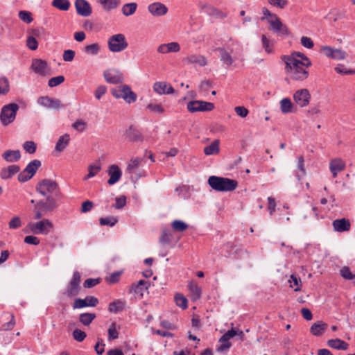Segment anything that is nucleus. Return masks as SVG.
Returning a JSON list of instances; mask_svg holds the SVG:
<instances>
[{
    "label": "nucleus",
    "instance_id": "obj_1",
    "mask_svg": "<svg viewBox=\"0 0 355 355\" xmlns=\"http://www.w3.org/2000/svg\"><path fill=\"white\" fill-rule=\"evenodd\" d=\"M37 193L45 196V200L35 202L31 200V203L34 205V219L40 220L47 213L54 211L58 207V200L62 196L58 184L51 179H43L40 181L35 187Z\"/></svg>",
    "mask_w": 355,
    "mask_h": 355
},
{
    "label": "nucleus",
    "instance_id": "obj_2",
    "mask_svg": "<svg viewBox=\"0 0 355 355\" xmlns=\"http://www.w3.org/2000/svg\"><path fill=\"white\" fill-rule=\"evenodd\" d=\"M282 59L285 62V70L291 75V78L297 81H302L309 76V71L302 68V62L295 58L282 55Z\"/></svg>",
    "mask_w": 355,
    "mask_h": 355
},
{
    "label": "nucleus",
    "instance_id": "obj_3",
    "mask_svg": "<svg viewBox=\"0 0 355 355\" xmlns=\"http://www.w3.org/2000/svg\"><path fill=\"white\" fill-rule=\"evenodd\" d=\"M207 182L212 189L219 192L232 191L238 187L236 180L216 175L210 176Z\"/></svg>",
    "mask_w": 355,
    "mask_h": 355
},
{
    "label": "nucleus",
    "instance_id": "obj_4",
    "mask_svg": "<svg viewBox=\"0 0 355 355\" xmlns=\"http://www.w3.org/2000/svg\"><path fill=\"white\" fill-rule=\"evenodd\" d=\"M109 50L114 53L121 52L128 46L125 37L122 33L112 35L107 41Z\"/></svg>",
    "mask_w": 355,
    "mask_h": 355
},
{
    "label": "nucleus",
    "instance_id": "obj_5",
    "mask_svg": "<svg viewBox=\"0 0 355 355\" xmlns=\"http://www.w3.org/2000/svg\"><path fill=\"white\" fill-rule=\"evenodd\" d=\"M18 110L19 105L15 103L4 105L0 113V120L2 124L6 126L12 123L16 117Z\"/></svg>",
    "mask_w": 355,
    "mask_h": 355
},
{
    "label": "nucleus",
    "instance_id": "obj_6",
    "mask_svg": "<svg viewBox=\"0 0 355 355\" xmlns=\"http://www.w3.org/2000/svg\"><path fill=\"white\" fill-rule=\"evenodd\" d=\"M41 164L39 159H33L30 162L26 168L19 173L17 176L18 181L24 183L30 180L35 175Z\"/></svg>",
    "mask_w": 355,
    "mask_h": 355
},
{
    "label": "nucleus",
    "instance_id": "obj_7",
    "mask_svg": "<svg viewBox=\"0 0 355 355\" xmlns=\"http://www.w3.org/2000/svg\"><path fill=\"white\" fill-rule=\"evenodd\" d=\"M81 275L78 271H74L72 278L66 287L64 294L69 298L75 297L80 293Z\"/></svg>",
    "mask_w": 355,
    "mask_h": 355
},
{
    "label": "nucleus",
    "instance_id": "obj_8",
    "mask_svg": "<svg viewBox=\"0 0 355 355\" xmlns=\"http://www.w3.org/2000/svg\"><path fill=\"white\" fill-rule=\"evenodd\" d=\"M187 110L191 112H209L214 109L215 106L213 103L203 101H191L187 103Z\"/></svg>",
    "mask_w": 355,
    "mask_h": 355
},
{
    "label": "nucleus",
    "instance_id": "obj_9",
    "mask_svg": "<svg viewBox=\"0 0 355 355\" xmlns=\"http://www.w3.org/2000/svg\"><path fill=\"white\" fill-rule=\"evenodd\" d=\"M31 232L35 234H48L53 228L52 223L48 219H43L29 225Z\"/></svg>",
    "mask_w": 355,
    "mask_h": 355
},
{
    "label": "nucleus",
    "instance_id": "obj_10",
    "mask_svg": "<svg viewBox=\"0 0 355 355\" xmlns=\"http://www.w3.org/2000/svg\"><path fill=\"white\" fill-rule=\"evenodd\" d=\"M99 303L97 297L92 295H87L85 299L76 298L73 303V309H83L87 306L95 307Z\"/></svg>",
    "mask_w": 355,
    "mask_h": 355
},
{
    "label": "nucleus",
    "instance_id": "obj_11",
    "mask_svg": "<svg viewBox=\"0 0 355 355\" xmlns=\"http://www.w3.org/2000/svg\"><path fill=\"white\" fill-rule=\"evenodd\" d=\"M294 101L301 107L309 105L311 100V94L307 89L297 90L293 94Z\"/></svg>",
    "mask_w": 355,
    "mask_h": 355
},
{
    "label": "nucleus",
    "instance_id": "obj_12",
    "mask_svg": "<svg viewBox=\"0 0 355 355\" xmlns=\"http://www.w3.org/2000/svg\"><path fill=\"white\" fill-rule=\"evenodd\" d=\"M270 25V29L281 36L290 35V31L286 25L284 24L279 17L275 19H268Z\"/></svg>",
    "mask_w": 355,
    "mask_h": 355
},
{
    "label": "nucleus",
    "instance_id": "obj_13",
    "mask_svg": "<svg viewBox=\"0 0 355 355\" xmlns=\"http://www.w3.org/2000/svg\"><path fill=\"white\" fill-rule=\"evenodd\" d=\"M37 103L49 109L59 110L60 108L64 107L61 101L58 98H51L48 96H40L37 99Z\"/></svg>",
    "mask_w": 355,
    "mask_h": 355
},
{
    "label": "nucleus",
    "instance_id": "obj_14",
    "mask_svg": "<svg viewBox=\"0 0 355 355\" xmlns=\"http://www.w3.org/2000/svg\"><path fill=\"white\" fill-rule=\"evenodd\" d=\"M105 80L111 84H119L123 82V76L118 70L114 69H108L103 73Z\"/></svg>",
    "mask_w": 355,
    "mask_h": 355
},
{
    "label": "nucleus",
    "instance_id": "obj_15",
    "mask_svg": "<svg viewBox=\"0 0 355 355\" xmlns=\"http://www.w3.org/2000/svg\"><path fill=\"white\" fill-rule=\"evenodd\" d=\"M75 7L77 13L83 17H89L92 13V8L86 0H76Z\"/></svg>",
    "mask_w": 355,
    "mask_h": 355
},
{
    "label": "nucleus",
    "instance_id": "obj_16",
    "mask_svg": "<svg viewBox=\"0 0 355 355\" xmlns=\"http://www.w3.org/2000/svg\"><path fill=\"white\" fill-rule=\"evenodd\" d=\"M150 282L144 279L139 280L137 283H133L129 290L130 293H134L140 298L144 297V292L148 289Z\"/></svg>",
    "mask_w": 355,
    "mask_h": 355
},
{
    "label": "nucleus",
    "instance_id": "obj_17",
    "mask_svg": "<svg viewBox=\"0 0 355 355\" xmlns=\"http://www.w3.org/2000/svg\"><path fill=\"white\" fill-rule=\"evenodd\" d=\"M107 173L110 178L107 180V184L113 185L116 184L121 178L122 172L120 168L115 164L110 165L107 170Z\"/></svg>",
    "mask_w": 355,
    "mask_h": 355
},
{
    "label": "nucleus",
    "instance_id": "obj_18",
    "mask_svg": "<svg viewBox=\"0 0 355 355\" xmlns=\"http://www.w3.org/2000/svg\"><path fill=\"white\" fill-rule=\"evenodd\" d=\"M200 7L205 13L209 16H213L216 18L220 19H223L227 17V15L225 13L223 12L221 10H218V8L214 7L211 5L207 3H200Z\"/></svg>",
    "mask_w": 355,
    "mask_h": 355
},
{
    "label": "nucleus",
    "instance_id": "obj_19",
    "mask_svg": "<svg viewBox=\"0 0 355 355\" xmlns=\"http://www.w3.org/2000/svg\"><path fill=\"white\" fill-rule=\"evenodd\" d=\"M124 135L129 141L132 142L142 141L144 139L141 132L133 125H130L128 129L125 130Z\"/></svg>",
    "mask_w": 355,
    "mask_h": 355
},
{
    "label": "nucleus",
    "instance_id": "obj_20",
    "mask_svg": "<svg viewBox=\"0 0 355 355\" xmlns=\"http://www.w3.org/2000/svg\"><path fill=\"white\" fill-rule=\"evenodd\" d=\"M148 10L153 16L157 17L163 16L168 12L167 7L160 2H155L150 4Z\"/></svg>",
    "mask_w": 355,
    "mask_h": 355
},
{
    "label": "nucleus",
    "instance_id": "obj_21",
    "mask_svg": "<svg viewBox=\"0 0 355 355\" xmlns=\"http://www.w3.org/2000/svg\"><path fill=\"white\" fill-rule=\"evenodd\" d=\"M121 96L126 103L130 104L137 101V94L131 89V87L128 85L121 86Z\"/></svg>",
    "mask_w": 355,
    "mask_h": 355
},
{
    "label": "nucleus",
    "instance_id": "obj_22",
    "mask_svg": "<svg viewBox=\"0 0 355 355\" xmlns=\"http://www.w3.org/2000/svg\"><path fill=\"white\" fill-rule=\"evenodd\" d=\"M20 171V167L18 165L12 164L8 167L3 168L0 172V177L2 180H8L12 178L15 174Z\"/></svg>",
    "mask_w": 355,
    "mask_h": 355
},
{
    "label": "nucleus",
    "instance_id": "obj_23",
    "mask_svg": "<svg viewBox=\"0 0 355 355\" xmlns=\"http://www.w3.org/2000/svg\"><path fill=\"white\" fill-rule=\"evenodd\" d=\"M332 225L334 230L338 232L349 231L351 227L349 220L345 218L334 220Z\"/></svg>",
    "mask_w": 355,
    "mask_h": 355
},
{
    "label": "nucleus",
    "instance_id": "obj_24",
    "mask_svg": "<svg viewBox=\"0 0 355 355\" xmlns=\"http://www.w3.org/2000/svg\"><path fill=\"white\" fill-rule=\"evenodd\" d=\"M153 89L159 94H171L175 92L172 86L164 82H156L153 85Z\"/></svg>",
    "mask_w": 355,
    "mask_h": 355
},
{
    "label": "nucleus",
    "instance_id": "obj_25",
    "mask_svg": "<svg viewBox=\"0 0 355 355\" xmlns=\"http://www.w3.org/2000/svg\"><path fill=\"white\" fill-rule=\"evenodd\" d=\"M182 62L184 64L196 63L200 66H205L207 63L206 58L201 55H189L184 58Z\"/></svg>",
    "mask_w": 355,
    "mask_h": 355
},
{
    "label": "nucleus",
    "instance_id": "obj_26",
    "mask_svg": "<svg viewBox=\"0 0 355 355\" xmlns=\"http://www.w3.org/2000/svg\"><path fill=\"white\" fill-rule=\"evenodd\" d=\"M2 157L7 162H17L21 159V153L19 150H7L2 154Z\"/></svg>",
    "mask_w": 355,
    "mask_h": 355
},
{
    "label": "nucleus",
    "instance_id": "obj_27",
    "mask_svg": "<svg viewBox=\"0 0 355 355\" xmlns=\"http://www.w3.org/2000/svg\"><path fill=\"white\" fill-rule=\"evenodd\" d=\"M31 68L36 73L45 76L47 62L41 59H35L33 60Z\"/></svg>",
    "mask_w": 355,
    "mask_h": 355
},
{
    "label": "nucleus",
    "instance_id": "obj_28",
    "mask_svg": "<svg viewBox=\"0 0 355 355\" xmlns=\"http://www.w3.org/2000/svg\"><path fill=\"white\" fill-rule=\"evenodd\" d=\"M328 324L322 321H318L313 323L311 328L310 332L315 336H320L327 329Z\"/></svg>",
    "mask_w": 355,
    "mask_h": 355
},
{
    "label": "nucleus",
    "instance_id": "obj_29",
    "mask_svg": "<svg viewBox=\"0 0 355 355\" xmlns=\"http://www.w3.org/2000/svg\"><path fill=\"white\" fill-rule=\"evenodd\" d=\"M125 306L126 303L125 301H122L121 300H115L109 304L108 311L113 313H117L125 310Z\"/></svg>",
    "mask_w": 355,
    "mask_h": 355
},
{
    "label": "nucleus",
    "instance_id": "obj_30",
    "mask_svg": "<svg viewBox=\"0 0 355 355\" xmlns=\"http://www.w3.org/2000/svg\"><path fill=\"white\" fill-rule=\"evenodd\" d=\"M327 345L338 350H347L349 347V344L340 338L328 340Z\"/></svg>",
    "mask_w": 355,
    "mask_h": 355
},
{
    "label": "nucleus",
    "instance_id": "obj_31",
    "mask_svg": "<svg viewBox=\"0 0 355 355\" xmlns=\"http://www.w3.org/2000/svg\"><path fill=\"white\" fill-rule=\"evenodd\" d=\"M107 12L116 8L120 5V0H96Z\"/></svg>",
    "mask_w": 355,
    "mask_h": 355
},
{
    "label": "nucleus",
    "instance_id": "obj_32",
    "mask_svg": "<svg viewBox=\"0 0 355 355\" xmlns=\"http://www.w3.org/2000/svg\"><path fill=\"white\" fill-rule=\"evenodd\" d=\"M294 105L288 98H284L280 101V110L284 114L295 112Z\"/></svg>",
    "mask_w": 355,
    "mask_h": 355
},
{
    "label": "nucleus",
    "instance_id": "obj_33",
    "mask_svg": "<svg viewBox=\"0 0 355 355\" xmlns=\"http://www.w3.org/2000/svg\"><path fill=\"white\" fill-rule=\"evenodd\" d=\"M189 289L191 293V298L193 300H199L201 297L202 290L198 284L193 281H191L188 285Z\"/></svg>",
    "mask_w": 355,
    "mask_h": 355
},
{
    "label": "nucleus",
    "instance_id": "obj_34",
    "mask_svg": "<svg viewBox=\"0 0 355 355\" xmlns=\"http://www.w3.org/2000/svg\"><path fill=\"white\" fill-rule=\"evenodd\" d=\"M69 141L70 138L68 134H64V135L60 137L55 144V150L58 152L63 151L68 146Z\"/></svg>",
    "mask_w": 355,
    "mask_h": 355
},
{
    "label": "nucleus",
    "instance_id": "obj_35",
    "mask_svg": "<svg viewBox=\"0 0 355 355\" xmlns=\"http://www.w3.org/2000/svg\"><path fill=\"white\" fill-rule=\"evenodd\" d=\"M215 51L220 53V60L227 66H230L233 63V59L230 53H228L225 48L218 47Z\"/></svg>",
    "mask_w": 355,
    "mask_h": 355
},
{
    "label": "nucleus",
    "instance_id": "obj_36",
    "mask_svg": "<svg viewBox=\"0 0 355 355\" xmlns=\"http://www.w3.org/2000/svg\"><path fill=\"white\" fill-rule=\"evenodd\" d=\"M96 318L94 313H83L79 315V322L85 326H89Z\"/></svg>",
    "mask_w": 355,
    "mask_h": 355
},
{
    "label": "nucleus",
    "instance_id": "obj_37",
    "mask_svg": "<svg viewBox=\"0 0 355 355\" xmlns=\"http://www.w3.org/2000/svg\"><path fill=\"white\" fill-rule=\"evenodd\" d=\"M220 141L218 139L214 140L210 145L205 147L204 153L206 155H216L219 153Z\"/></svg>",
    "mask_w": 355,
    "mask_h": 355
},
{
    "label": "nucleus",
    "instance_id": "obj_38",
    "mask_svg": "<svg viewBox=\"0 0 355 355\" xmlns=\"http://www.w3.org/2000/svg\"><path fill=\"white\" fill-rule=\"evenodd\" d=\"M330 170L332 173L333 177L335 178L338 173L343 171L344 168V164L340 159L332 160L330 162Z\"/></svg>",
    "mask_w": 355,
    "mask_h": 355
},
{
    "label": "nucleus",
    "instance_id": "obj_39",
    "mask_svg": "<svg viewBox=\"0 0 355 355\" xmlns=\"http://www.w3.org/2000/svg\"><path fill=\"white\" fill-rule=\"evenodd\" d=\"M227 253L230 256L232 254H239L243 252V249L240 245H237L232 242H227L225 245Z\"/></svg>",
    "mask_w": 355,
    "mask_h": 355
},
{
    "label": "nucleus",
    "instance_id": "obj_40",
    "mask_svg": "<svg viewBox=\"0 0 355 355\" xmlns=\"http://www.w3.org/2000/svg\"><path fill=\"white\" fill-rule=\"evenodd\" d=\"M51 5L62 11H67L70 8V2L69 0H53Z\"/></svg>",
    "mask_w": 355,
    "mask_h": 355
},
{
    "label": "nucleus",
    "instance_id": "obj_41",
    "mask_svg": "<svg viewBox=\"0 0 355 355\" xmlns=\"http://www.w3.org/2000/svg\"><path fill=\"white\" fill-rule=\"evenodd\" d=\"M137 8V4L136 3H125L123 6L121 11L123 15L126 17L130 16L133 15Z\"/></svg>",
    "mask_w": 355,
    "mask_h": 355
},
{
    "label": "nucleus",
    "instance_id": "obj_42",
    "mask_svg": "<svg viewBox=\"0 0 355 355\" xmlns=\"http://www.w3.org/2000/svg\"><path fill=\"white\" fill-rule=\"evenodd\" d=\"M101 170V165L99 161L97 162V164H90L88 166V174L85 178V180H87L89 178L94 177Z\"/></svg>",
    "mask_w": 355,
    "mask_h": 355
},
{
    "label": "nucleus",
    "instance_id": "obj_43",
    "mask_svg": "<svg viewBox=\"0 0 355 355\" xmlns=\"http://www.w3.org/2000/svg\"><path fill=\"white\" fill-rule=\"evenodd\" d=\"M288 282L291 284V287H293L295 286L296 287L294 288V291L297 292L301 291L302 282L301 279L296 274H292L290 277Z\"/></svg>",
    "mask_w": 355,
    "mask_h": 355
},
{
    "label": "nucleus",
    "instance_id": "obj_44",
    "mask_svg": "<svg viewBox=\"0 0 355 355\" xmlns=\"http://www.w3.org/2000/svg\"><path fill=\"white\" fill-rule=\"evenodd\" d=\"M171 227L175 232H182L187 230L188 225L182 220H175L171 223Z\"/></svg>",
    "mask_w": 355,
    "mask_h": 355
},
{
    "label": "nucleus",
    "instance_id": "obj_45",
    "mask_svg": "<svg viewBox=\"0 0 355 355\" xmlns=\"http://www.w3.org/2000/svg\"><path fill=\"white\" fill-rule=\"evenodd\" d=\"M172 233L170 230L164 228L162 230L159 237V242L162 244H169L171 242Z\"/></svg>",
    "mask_w": 355,
    "mask_h": 355
},
{
    "label": "nucleus",
    "instance_id": "obj_46",
    "mask_svg": "<svg viewBox=\"0 0 355 355\" xmlns=\"http://www.w3.org/2000/svg\"><path fill=\"white\" fill-rule=\"evenodd\" d=\"M10 92V84L8 79L5 77L0 78V96L6 95Z\"/></svg>",
    "mask_w": 355,
    "mask_h": 355
},
{
    "label": "nucleus",
    "instance_id": "obj_47",
    "mask_svg": "<svg viewBox=\"0 0 355 355\" xmlns=\"http://www.w3.org/2000/svg\"><path fill=\"white\" fill-rule=\"evenodd\" d=\"M289 56L293 57V58H300L301 60H302L301 61L303 63V64H302V65H303V66H304L306 67H309L312 64V63L310 61V60L304 53H302L301 52L294 51Z\"/></svg>",
    "mask_w": 355,
    "mask_h": 355
},
{
    "label": "nucleus",
    "instance_id": "obj_48",
    "mask_svg": "<svg viewBox=\"0 0 355 355\" xmlns=\"http://www.w3.org/2000/svg\"><path fill=\"white\" fill-rule=\"evenodd\" d=\"M118 223V218L114 216H107L105 218H101L99 219V223L101 226H110L113 227Z\"/></svg>",
    "mask_w": 355,
    "mask_h": 355
},
{
    "label": "nucleus",
    "instance_id": "obj_49",
    "mask_svg": "<svg viewBox=\"0 0 355 355\" xmlns=\"http://www.w3.org/2000/svg\"><path fill=\"white\" fill-rule=\"evenodd\" d=\"M175 301L177 306L186 309L187 308V299L181 293H177L175 295Z\"/></svg>",
    "mask_w": 355,
    "mask_h": 355
},
{
    "label": "nucleus",
    "instance_id": "obj_50",
    "mask_svg": "<svg viewBox=\"0 0 355 355\" xmlns=\"http://www.w3.org/2000/svg\"><path fill=\"white\" fill-rule=\"evenodd\" d=\"M237 335L236 329L232 328L225 333L219 339L220 343H227L229 340Z\"/></svg>",
    "mask_w": 355,
    "mask_h": 355
},
{
    "label": "nucleus",
    "instance_id": "obj_51",
    "mask_svg": "<svg viewBox=\"0 0 355 355\" xmlns=\"http://www.w3.org/2000/svg\"><path fill=\"white\" fill-rule=\"evenodd\" d=\"M340 274L343 278L347 280H353L355 279V275L353 274L349 268L347 266H344L340 270Z\"/></svg>",
    "mask_w": 355,
    "mask_h": 355
},
{
    "label": "nucleus",
    "instance_id": "obj_52",
    "mask_svg": "<svg viewBox=\"0 0 355 355\" xmlns=\"http://www.w3.org/2000/svg\"><path fill=\"white\" fill-rule=\"evenodd\" d=\"M100 51V46L97 43H94L90 45H87L85 47L84 51L92 55H96Z\"/></svg>",
    "mask_w": 355,
    "mask_h": 355
},
{
    "label": "nucleus",
    "instance_id": "obj_53",
    "mask_svg": "<svg viewBox=\"0 0 355 355\" xmlns=\"http://www.w3.org/2000/svg\"><path fill=\"white\" fill-rule=\"evenodd\" d=\"M19 18L26 24H30L33 21L32 14L29 11L21 10L19 12Z\"/></svg>",
    "mask_w": 355,
    "mask_h": 355
},
{
    "label": "nucleus",
    "instance_id": "obj_54",
    "mask_svg": "<svg viewBox=\"0 0 355 355\" xmlns=\"http://www.w3.org/2000/svg\"><path fill=\"white\" fill-rule=\"evenodd\" d=\"M73 338L77 342H83L87 337V334L85 331L76 329L72 332Z\"/></svg>",
    "mask_w": 355,
    "mask_h": 355
},
{
    "label": "nucleus",
    "instance_id": "obj_55",
    "mask_svg": "<svg viewBox=\"0 0 355 355\" xmlns=\"http://www.w3.org/2000/svg\"><path fill=\"white\" fill-rule=\"evenodd\" d=\"M23 148L26 153L33 154L36 151L37 146L34 141H27L24 143Z\"/></svg>",
    "mask_w": 355,
    "mask_h": 355
},
{
    "label": "nucleus",
    "instance_id": "obj_56",
    "mask_svg": "<svg viewBox=\"0 0 355 355\" xmlns=\"http://www.w3.org/2000/svg\"><path fill=\"white\" fill-rule=\"evenodd\" d=\"M126 197L125 196H121L115 198L116 203L112 205V207L116 209H123L126 205Z\"/></svg>",
    "mask_w": 355,
    "mask_h": 355
},
{
    "label": "nucleus",
    "instance_id": "obj_57",
    "mask_svg": "<svg viewBox=\"0 0 355 355\" xmlns=\"http://www.w3.org/2000/svg\"><path fill=\"white\" fill-rule=\"evenodd\" d=\"M101 282V279L99 277L98 278H88L84 282L83 286L85 288H92L96 286V285H98V284H100Z\"/></svg>",
    "mask_w": 355,
    "mask_h": 355
},
{
    "label": "nucleus",
    "instance_id": "obj_58",
    "mask_svg": "<svg viewBox=\"0 0 355 355\" xmlns=\"http://www.w3.org/2000/svg\"><path fill=\"white\" fill-rule=\"evenodd\" d=\"M64 81V77L63 76H58L53 77L49 80L48 85L50 87H56Z\"/></svg>",
    "mask_w": 355,
    "mask_h": 355
},
{
    "label": "nucleus",
    "instance_id": "obj_59",
    "mask_svg": "<svg viewBox=\"0 0 355 355\" xmlns=\"http://www.w3.org/2000/svg\"><path fill=\"white\" fill-rule=\"evenodd\" d=\"M335 71L340 74L343 75H352L355 74V70L353 69H347L343 64H338L337 67H335Z\"/></svg>",
    "mask_w": 355,
    "mask_h": 355
},
{
    "label": "nucleus",
    "instance_id": "obj_60",
    "mask_svg": "<svg viewBox=\"0 0 355 355\" xmlns=\"http://www.w3.org/2000/svg\"><path fill=\"white\" fill-rule=\"evenodd\" d=\"M261 42H262V46L265 51L268 53H270L272 52V44H270L269 40L267 38V37L265 35H262L261 36Z\"/></svg>",
    "mask_w": 355,
    "mask_h": 355
},
{
    "label": "nucleus",
    "instance_id": "obj_61",
    "mask_svg": "<svg viewBox=\"0 0 355 355\" xmlns=\"http://www.w3.org/2000/svg\"><path fill=\"white\" fill-rule=\"evenodd\" d=\"M87 126V123L82 119H78L72 124L73 129L79 132H83Z\"/></svg>",
    "mask_w": 355,
    "mask_h": 355
},
{
    "label": "nucleus",
    "instance_id": "obj_62",
    "mask_svg": "<svg viewBox=\"0 0 355 355\" xmlns=\"http://www.w3.org/2000/svg\"><path fill=\"white\" fill-rule=\"evenodd\" d=\"M115 326V323H112L108 329V339L110 340L116 339L119 337V333Z\"/></svg>",
    "mask_w": 355,
    "mask_h": 355
},
{
    "label": "nucleus",
    "instance_id": "obj_63",
    "mask_svg": "<svg viewBox=\"0 0 355 355\" xmlns=\"http://www.w3.org/2000/svg\"><path fill=\"white\" fill-rule=\"evenodd\" d=\"M346 57L345 51L339 49H334L331 58L334 60H344Z\"/></svg>",
    "mask_w": 355,
    "mask_h": 355
},
{
    "label": "nucleus",
    "instance_id": "obj_64",
    "mask_svg": "<svg viewBox=\"0 0 355 355\" xmlns=\"http://www.w3.org/2000/svg\"><path fill=\"white\" fill-rule=\"evenodd\" d=\"M10 229H17L21 226V221L19 216L13 217L8 223Z\"/></svg>",
    "mask_w": 355,
    "mask_h": 355
}]
</instances>
